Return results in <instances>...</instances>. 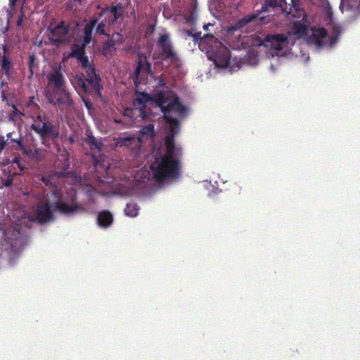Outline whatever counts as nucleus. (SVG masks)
I'll use <instances>...</instances> for the list:
<instances>
[{"instance_id":"nucleus-17","label":"nucleus","mask_w":360,"mask_h":360,"mask_svg":"<svg viewBox=\"0 0 360 360\" xmlns=\"http://www.w3.org/2000/svg\"><path fill=\"white\" fill-rule=\"evenodd\" d=\"M98 224L102 228H108L113 222L112 214L108 210H103L97 216Z\"/></svg>"},{"instance_id":"nucleus-45","label":"nucleus","mask_w":360,"mask_h":360,"mask_svg":"<svg viewBox=\"0 0 360 360\" xmlns=\"http://www.w3.org/2000/svg\"><path fill=\"white\" fill-rule=\"evenodd\" d=\"M12 134H13V133H12V132H10V133H8V134H7V135H6V136H7L8 139H10L11 141V139H13L12 138Z\"/></svg>"},{"instance_id":"nucleus-9","label":"nucleus","mask_w":360,"mask_h":360,"mask_svg":"<svg viewBox=\"0 0 360 360\" xmlns=\"http://www.w3.org/2000/svg\"><path fill=\"white\" fill-rule=\"evenodd\" d=\"M48 31L50 32V39L53 44L59 45L67 41L69 27L63 21L55 27H53L51 23L48 27Z\"/></svg>"},{"instance_id":"nucleus-1","label":"nucleus","mask_w":360,"mask_h":360,"mask_svg":"<svg viewBox=\"0 0 360 360\" xmlns=\"http://www.w3.org/2000/svg\"><path fill=\"white\" fill-rule=\"evenodd\" d=\"M171 131L165 139V152L160 158H156L150 165V172L147 171L148 179L158 184L174 181L180 178L181 165L180 160L181 152L176 148L174 137L179 129V125L169 124Z\"/></svg>"},{"instance_id":"nucleus-33","label":"nucleus","mask_w":360,"mask_h":360,"mask_svg":"<svg viewBox=\"0 0 360 360\" xmlns=\"http://www.w3.org/2000/svg\"><path fill=\"white\" fill-rule=\"evenodd\" d=\"M11 142L12 143H17V145L18 146V147L20 148V149L22 150V152L24 153L25 151L27 150V147L25 146V145L23 144V142L21 139H11Z\"/></svg>"},{"instance_id":"nucleus-28","label":"nucleus","mask_w":360,"mask_h":360,"mask_svg":"<svg viewBox=\"0 0 360 360\" xmlns=\"http://www.w3.org/2000/svg\"><path fill=\"white\" fill-rule=\"evenodd\" d=\"M92 32H93V30H91V27H84V37H83V42H84L83 44L87 45L90 43V41L91 40Z\"/></svg>"},{"instance_id":"nucleus-50","label":"nucleus","mask_w":360,"mask_h":360,"mask_svg":"<svg viewBox=\"0 0 360 360\" xmlns=\"http://www.w3.org/2000/svg\"><path fill=\"white\" fill-rule=\"evenodd\" d=\"M288 15H290V14L292 17H295V16L294 14H292V13H291V12H290V13H288Z\"/></svg>"},{"instance_id":"nucleus-21","label":"nucleus","mask_w":360,"mask_h":360,"mask_svg":"<svg viewBox=\"0 0 360 360\" xmlns=\"http://www.w3.org/2000/svg\"><path fill=\"white\" fill-rule=\"evenodd\" d=\"M139 207L136 203H128L124 208V213L130 217H135L138 215Z\"/></svg>"},{"instance_id":"nucleus-2","label":"nucleus","mask_w":360,"mask_h":360,"mask_svg":"<svg viewBox=\"0 0 360 360\" xmlns=\"http://www.w3.org/2000/svg\"><path fill=\"white\" fill-rule=\"evenodd\" d=\"M150 101L154 102L160 108L164 114L165 121L169 124L179 125L178 119L169 115L172 111L176 112L180 115L185 112L186 108L181 103L179 96L172 92L170 94L166 95L163 91H158L154 94L153 96L145 92H139L135 102L141 105L139 110L143 118L146 117V105Z\"/></svg>"},{"instance_id":"nucleus-5","label":"nucleus","mask_w":360,"mask_h":360,"mask_svg":"<svg viewBox=\"0 0 360 360\" xmlns=\"http://www.w3.org/2000/svg\"><path fill=\"white\" fill-rule=\"evenodd\" d=\"M30 129L38 134L41 141L47 138L56 139L59 136V131L46 116L38 115L34 123L31 124Z\"/></svg>"},{"instance_id":"nucleus-30","label":"nucleus","mask_w":360,"mask_h":360,"mask_svg":"<svg viewBox=\"0 0 360 360\" xmlns=\"http://www.w3.org/2000/svg\"><path fill=\"white\" fill-rule=\"evenodd\" d=\"M133 139L131 137H120L117 139V144L120 146H129L131 144V141Z\"/></svg>"},{"instance_id":"nucleus-7","label":"nucleus","mask_w":360,"mask_h":360,"mask_svg":"<svg viewBox=\"0 0 360 360\" xmlns=\"http://www.w3.org/2000/svg\"><path fill=\"white\" fill-rule=\"evenodd\" d=\"M261 11H256L252 14H248L243 18L239 19L236 23L231 25L228 28L229 34H233L234 32H248L250 29L256 25L261 24L264 20V17L260 16Z\"/></svg>"},{"instance_id":"nucleus-36","label":"nucleus","mask_w":360,"mask_h":360,"mask_svg":"<svg viewBox=\"0 0 360 360\" xmlns=\"http://www.w3.org/2000/svg\"><path fill=\"white\" fill-rule=\"evenodd\" d=\"M238 37H239L238 43H240L241 46H243L244 44H245L248 41H250L249 39H247V40H245L246 37H245V36L243 37H241L240 34H238Z\"/></svg>"},{"instance_id":"nucleus-19","label":"nucleus","mask_w":360,"mask_h":360,"mask_svg":"<svg viewBox=\"0 0 360 360\" xmlns=\"http://www.w3.org/2000/svg\"><path fill=\"white\" fill-rule=\"evenodd\" d=\"M24 154L34 162L42 160L44 156L42 150L37 148H27Z\"/></svg>"},{"instance_id":"nucleus-34","label":"nucleus","mask_w":360,"mask_h":360,"mask_svg":"<svg viewBox=\"0 0 360 360\" xmlns=\"http://www.w3.org/2000/svg\"><path fill=\"white\" fill-rule=\"evenodd\" d=\"M97 22H98V19L97 18H94V19L91 20L89 23L86 24L85 25V27H91V30H93V29L94 28V27L96 26Z\"/></svg>"},{"instance_id":"nucleus-23","label":"nucleus","mask_w":360,"mask_h":360,"mask_svg":"<svg viewBox=\"0 0 360 360\" xmlns=\"http://www.w3.org/2000/svg\"><path fill=\"white\" fill-rule=\"evenodd\" d=\"M142 61H140L139 57L138 58L137 65L132 75L134 83L136 86L141 83L140 74L142 72L143 66L141 65Z\"/></svg>"},{"instance_id":"nucleus-46","label":"nucleus","mask_w":360,"mask_h":360,"mask_svg":"<svg viewBox=\"0 0 360 360\" xmlns=\"http://www.w3.org/2000/svg\"><path fill=\"white\" fill-rule=\"evenodd\" d=\"M41 181L45 183L46 185L48 184V182H49V179H47L45 177H42L41 178Z\"/></svg>"},{"instance_id":"nucleus-15","label":"nucleus","mask_w":360,"mask_h":360,"mask_svg":"<svg viewBox=\"0 0 360 360\" xmlns=\"http://www.w3.org/2000/svg\"><path fill=\"white\" fill-rule=\"evenodd\" d=\"M3 55L1 58V68L4 75L9 77L11 76V70L13 67L12 60L10 56L8 46L6 44L2 45Z\"/></svg>"},{"instance_id":"nucleus-52","label":"nucleus","mask_w":360,"mask_h":360,"mask_svg":"<svg viewBox=\"0 0 360 360\" xmlns=\"http://www.w3.org/2000/svg\"><path fill=\"white\" fill-rule=\"evenodd\" d=\"M4 84V82H1V85L3 86Z\"/></svg>"},{"instance_id":"nucleus-13","label":"nucleus","mask_w":360,"mask_h":360,"mask_svg":"<svg viewBox=\"0 0 360 360\" xmlns=\"http://www.w3.org/2000/svg\"><path fill=\"white\" fill-rule=\"evenodd\" d=\"M209 58L213 61L217 67L226 68L229 65L231 53L227 47L220 44L217 51Z\"/></svg>"},{"instance_id":"nucleus-43","label":"nucleus","mask_w":360,"mask_h":360,"mask_svg":"<svg viewBox=\"0 0 360 360\" xmlns=\"http://www.w3.org/2000/svg\"><path fill=\"white\" fill-rule=\"evenodd\" d=\"M211 25H212V24H210V23H208V24L204 25H203V29H204V30L207 31V30H208V27H209L210 26H211Z\"/></svg>"},{"instance_id":"nucleus-44","label":"nucleus","mask_w":360,"mask_h":360,"mask_svg":"<svg viewBox=\"0 0 360 360\" xmlns=\"http://www.w3.org/2000/svg\"><path fill=\"white\" fill-rule=\"evenodd\" d=\"M83 101H84V103H85L86 107L87 108H90V106H91V103H90L89 101H85L84 99H83Z\"/></svg>"},{"instance_id":"nucleus-40","label":"nucleus","mask_w":360,"mask_h":360,"mask_svg":"<svg viewBox=\"0 0 360 360\" xmlns=\"http://www.w3.org/2000/svg\"><path fill=\"white\" fill-rule=\"evenodd\" d=\"M22 15H21L18 18V20H17V23H16V24H17V26H18V27H20V26H21V25H22Z\"/></svg>"},{"instance_id":"nucleus-20","label":"nucleus","mask_w":360,"mask_h":360,"mask_svg":"<svg viewBox=\"0 0 360 360\" xmlns=\"http://www.w3.org/2000/svg\"><path fill=\"white\" fill-rule=\"evenodd\" d=\"M86 136V142L91 149H97L100 151L103 147V143L98 141L91 134H87Z\"/></svg>"},{"instance_id":"nucleus-42","label":"nucleus","mask_w":360,"mask_h":360,"mask_svg":"<svg viewBox=\"0 0 360 360\" xmlns=\"http://www.w3.org/2000/svg\"><path fill=\"white\" fill-rule=\"evenodd\" d=\"M18 0H10V5H11V7L13 8L15 4H17Z\"/></svg>"},{"instance_id":"nucleus-4","label":"nucleus","mask_w":360,"mask_h":360,"mask_svg":"<svg viewBox=\"0 0 360 360\" xmlns=\"http://www.w3.org/2000/svg\"><path fill=\"white\" fill-rule=\"evenodd\" d=\"M252 38L253 46H264L272 51V55H279L286 48L288 41V37L283 34H268L264 39L258 36L250 37Z\"/></svg>"},{"instance_id":"nucleus-18","label":"nucleus","mask_w":360,"mask_h":360,"mask_svg":"<svg viewBox=\"0 0 360 360\" xmlns=\"http://www.w3.org/2000/svg\"><path fill=\"white\" fill-rule=\"evenodd\" d=\"M85 46L82 44L80 46L77 44H74L71 46V52L67 56H64L63 60H65L70 58H79L85 55Z\"/></svg>"},{"instance_id":"nucleus-10","label":"nucleus","mask_w":360,"mask_h":360,"mask_svg":"<svg viewBox=\"0 0 360 360\" xmlns=\"http://www.w3.org/2000/svg\"><path fill=\"white\" fill-rule=\"evenodd\" d=\"M47 81L51 89L48 91H50V92H55L67 87L65 79L61 72L60 67L55 68L48 74Z\"/></svg>"},{"instance_id":"nucleus-29","label":"nucleus","mask_w":360,"mask_h":360,"mask_svg":"<svg viewBox=\"0 0 360 360\" xmlns=\"http://www.w3.org/2000/svg\"><path fill=\"white\" fill-rule=\"evenodd\" d=\"M141 132L143 135L147 136H153L154 134V125L152 124H148L146 126H144L141 128Z\"/></svg>"},{"instance_id":"nucleus-48","label":"nucleus","mask_w":360,"mask_h":360,"mask_svg":"<svg viewBox=\"0 0 360 360\" xmlns=\"http://www.w3.org/2000/svg\"><path fill=\"white\" fill-rule=\"evenodd\" d=\"M160 86H165V84L164 81L160 80Z\"/></svg>"},{"instance_id":"nucleus-47","label":"nucleus","mask_w":360,"mask_h":360,"mask_svg":"<svg viewBox=\"0 0 360 360\" xmlns=\"http://www.w3.org/2000/svg\"><path fill=\"white\" fill-rule=\"evenodd\" d=\"M205 38H214V35L213 34H205Z\"/></svg>"},{"instance_id":"nucleus-37","label":"nucleus","mask_w":360,"mask_h":360,"mask_svg":"<svg viewBox=\"0 0 360 360\" xmlns=\"http://www.w3.org/2000/svg\"><path fill=\"white\" fill-rule=\"evenodd\" d=\"M192 37L195 41H198V40L201 39V32L193 33Z\"/></svg>"},{"instance_id":"nucleus-16","label":"nucleus","mask_w":360,"mask_h":360,"mask_svg":"<svg viewBox=\"0 0 360 360\" xmlns=\"http://www.w3.org/2000/svg\"><path fill=\"white\" fill-rule=\"evenodd\" d=\"M328 35L327 31L325 28H319L312 30V35L311 37L315 43V44L321 47L325 46L327 43L325 41Z\"/></svg>"},{"instance_id":"nucleus-8","label":"nucleus","mask_w":360,"mask_h":360,"mask_svg":"<svg viewBox=\"0 0 360 360\" xmlns=\"http://www.w3.org/2000/svg\"><path fill=\"white\" fill-rule=\"evenodd\" d=\"M158 45L160 53L155 58L161 60H169L172 62L177 59L176 53L173 48L168 34H163L160 36L158 40Z\"/></svg>"},{"instance_id":"nucleus-51","label":"nucleus","mask_w":360,"mask_h":360,"mask_svg":"<svg viewBox=\"0 0 360 360\" xmlns=\"http://www.w3.org/2000/svg\"><path fill=\"white\" fill-rule=\"evenodd\" d=\"M279 1H280L281 4H282L283 2H284L285 4V0H279Z\"/></svg>"},{"instance_id":"nucleus-22","label":"nucleus","mask_w":360,"mask_h":360,"mask_svg":"<svg viewBox=\"0 0 360 360\" xmlns=\"http://www.w3.org/2000/svg\"><path fill=\"white\" fill-rule=\"evenodd\" d=\"M139 57L140 61H142V72L146 74H152L151 64L148 62L147 57L143 54H139Z\"/></svg>"},{"instance_id":"nucleus-27","label":"nucleus","mask_w":360,"mask_h":360,"mask_svg":"<svg viewBox=\"0 0 360 360\" xmlns=\"http://www.w3.org/2000/svg\"><path fill=\"white\" fill-rule=\"evenodd\" d=\"M278 6L277 0H265L264 4L262 7V9L259 11L262 12H265L268 11V8H275Z\"/></svg>"},{"instance_id":"nucleus-12","label":"nucleus","mask_w":360,"mask_h":360,"mask_svg":"<svg viewBox=\"0 0 360 360\" xmlns=\"http://www.w3.org/2000/svg\"><path fill=\"white\" fill-rule=\"evenodd\" d=\"M124 7L121 4H117L112 7H106L101 11V15L104 16L105 23L108 26L115 25L124 14Z\"/></svg>"},{"instance_id":"nucleus-3","label":"nucleus","mask_w":360,"mask_h":360,"mask_svg":"<svg viewBox=\"0 0 360 360\" xmlns=\"http://www.w3.org/2000/svg\"><path fill=\"white\" fill-rule=\"evenodd\" d=\"M77 60L81 68L85 70V75L76 77L73 84L75 90L79 94H95L101 97L103 87L101 77L96 73L94 64L89 62L86 54Z\"/></svg>"},{"instance_id":"nucleus-49","label":"nucleus","mask_w":360,"mask_h":360,"mask_svg":"<svg viewBox=\"0 0 360 360\" xmlns=\"http://www.w3.org/2000/svg\"><path fill=\"white\" fill-rule=\"evenodd\" d=\"M13 109H14L15 112H18V109H17V108L15 107V105H13Z\"/></svg>"},{"instance_id":"nucleus-6","label":"nucleus","mask_w":360,"mask_h":360,"mask_svg":"<svg viewBox=\"0 0 360 360\" xmlns=\"http://www.w3.org/2000/svg\"><path fill=\"white\" fill-rule=\"evenodd\" d=\"M46 98L49 103L58 105L67 112L74 108L75 103L67 87L55 92L46 91Z\"/></svg>"},{"instance_id":"nucleus-14","label":"nucleus","mask_w":360,"mask_h":360,"mask_svg":"<svg viewBox=\"0 0 360 360\" xmlns=\"http://www.w3.org/2000/svg\"><path fill=\"white\" fill-rule=\"evenodd\" d=\"M76 197L73 196L71 200V204L68 205L60 199L56 202V208L63 214H69L82 210V207L80 205L75 203Z\"/></svg>"},{"instance_id":"nucleus-26","label":"nucleus","mask_w":360,"mask_h":360,"mask_svg":"<svg viewBox=\"0 0 360 360\" xmlns=\"http://www.w3.org/2000/svg\"><path fill=\"white\" fill-rule=\"evenodd\" d=\"M12 162L22 172L26 169L25 161L20 156H15Z\"/></svg>"},{"instance_id":"nucleus-39","label":"nucleus","mask_w":360,"mask_h":360,"mask_svg":"<svg viewBox=\"0 0 360 360\" xmlns=\"http://www.w3.org/2000/svg\"><path fill=\"white\" fill-rule=\"evenodd\" d=\"M12 184H13V179H8L5 181L4 186L8 187V186H10Z\"/></svg>"},{"instance_id":"nucleus-11","label":"nucleus","mask_w":360,"mask_h":360,"mask_svg":"<svg viewBox=\"0 0 360 360\" xmlns=\"http://www.w3.org/2000/svg\"><path fill=\"white\" fill-rule=\"evenodd\" d=\"M35 212L36 215L30 218L31 221H37L40 224H43L54 219V216L49 202L37 205Z\"/></svg>"},{"instance_id":"nucleus-31","label":"nucleus","mask_w":360,"mask_h":360,"mask_svg":"<svg viewBox=\"0 0 360 360\" xmlns=\"http://www.w3.org/2000/svg\"><path fill=\"white\" fill-rule=\"evenodd\" d=\"M35 60H36V57H35V55L34 53L30 55L28 66H29V69H30V72L31 75H33V68H34Z\"/></svg>"},{"instance_id":"nucleus-24","label":"nucleus","mask_w":360,"mask_h":360,"mask_svg":"<svg viewBox=\"0 0 360 360\" xmlns=\"http://www.w3.org/2000/svg\"><path fill=\"white\" fill-rule=\"evenodd\" d=\"M105 20L101 21L96 27V32L105 36H110V30L106 26Z\"/></svg>"},{"instance_id":"nucleus-32","label":"nucleus","mask_w":360,"mask_h":360,"mask_svg":"<svg viewBox=\"0 0 360 360\" xmlns=\"http://www.w3.org/2000/svg\"><path fill=\"white\" fill-rule=\"evenodd\" d=\"M306 31V27L302 23L295 24V32L297 34H303Z\"/></svg>"},{"instance_id":"nucleus-35","label":"nucleus","mask_w":360,"mask_h":360,"mask_svg":"<svg viewBox=\"0 0 360 360\" xmlns=\"http://www.w3.org/2000/svg\"><path fill=\"white\" fill-rule=\"evenodd\" d=\"M6 141L5 140L4 136H0V153L4 149V148L6 146Z\"/></svg>"},{"instance_id":"nucleus-41","label":"nucleus","mask_w":360,"mask_h":360,"mask_svg":"<svg viewBox=\"0 0 360 360\" xmlns=\"http://www.w3.org/2000/svg\"><path fill=\"white\" fill-rule=\"evenodd\" d=\"M184 34L188 36V37H192V35L193 34L192 30H184Z\"/></svg>"},{"instance_id":"nucleus-25","label":"nucleus","mask_w":360,"mask_h":360,"mask_svg":"<svg viewBox=\"0 0 360 360\" xmlns=\"http://www.w3.org/2000/svg\"><path fill=\"white\" fill-rule=\"evenodd\" d=\"M122 42V36L118 33L116 32L112 34V38L110 40L106 43L105 46L111 47L115 45V44H121Z\"/></svg>"},{"instance_id":"nucleus-38","label":"nucleus","mask_w":360,"mask_h":360,"mask_svg":"<svg viewBox=\"0 0 360 360\" xmlns=\"http://www.w3.org/2000/svg\"><path fill=\"white\" fill-rule=\"evenodd\" d=\"M299 2L300 0H292V7H293L295 11L298 10L297 6H298Z\"/></svg>"}]
</instances>
